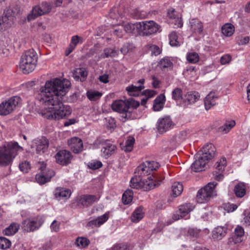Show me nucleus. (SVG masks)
Instances as JSON below:
<instances>
[{"label": "nucleus", "instance_id": "1", "mask_svg": "<svg viewBox=\"0 0 250 250\" xmlns=\"http://www.w3.org/2000/svg\"><path fill=\"white\" fill-rule=\"evenodd\" d=\"M70 85L68 80L55 78L46 81L40 88L37 98L42 105L39 113L42 117L57 120L71 114L69 106L64 105L62 102Z\"/></svg>", "mask_w": 250, "mask_h": 250}, {"label": "nucleus", "instance_id": "2", "mask_svg": "<svg viewBox=\"0 0 250 250\" xmlns=\"http://www.w3.org/2000/svg\"><path fill=\"white\" fill-rule=\"evenodd\" d=\"M22 148L17 142H7L0 147V165H9L18 151L22 150Z\"/></svg>", "mask_w": 250, "mask_h": 250}, {"label": "nucleus", "instance_id": "3", "mask_svg": "<svg viewBox=\"0 0 250 250\" xmlns=\"http://www.w3.org/2000/svg\"><path fill=\"white\" fill-rule=\"evenodd\" d=\"M153 176H148L146 179L144 178H137V177H133L130 180V186L132 188L136 189H141L144 191L151 190L156 187L160 185L163 178L160 179L154 180Z\"/></svg>", "mask_w": 250, "mask_h": 250}, {"label": "nucleus", "instance_id": "4", "mask_svg": "<svg viewBox=\"0 0 250 250\" xmlns=\"http://www.w3.org/2000/svg\"><path fill=\"white\" fill-rule=\"evenodd\" d=\"M38 61V55L33 50L26 51L21 57L20 68L24 74L32 72L35 68Z\"/></svg>", "mask_w": 250, "mask_h": 250}, {"label": "nucleus", "instance_id": "5", "mask_svg": "<svg viewBox=\"0 0 250 250\" xmlns=\"http://www.w3.org/2000/svg\"><path fill=\"white\" fill-rule=\"evenodd\" d=\"M217 185V184L215 182H210L199 190L196 196L197 202L200 204L205 203L211 198L216 196L215 188Z\"/></svg>", "mask_w": 250, "mask_h": 250}, {"label": "nucleus", "instance_id": "6", "mask_svg": "<svg viewBox=\"0 0 250 250\" xmlns=\"http://www.w3.org/2000/svg\"><path fill=\"white\" fill-rule=\"evenodd\" d=\"M130 103L127 101L123 100H116L111 105V108L113 110L122 113L121 119L123 122H125L126 119H128L130 117V113L128 112L130 107Z\"/></svg>", "mask_w": 250, "mask_h": 250}, {"label": "nucleus", "instance_id": "7", "mask_svg": "<svg viewBox=\"0 0 250 250\" xmlns=\"http://www.w3.org/2000/svg\"><path fill=\"white\" fill-rule=\"evenodd\" d=\"M20 101V98L19 97L14 96L8 101L2 102L0 104V115H7L11 113Z\"/></svg>", "mask_w": 250, "mask_h": 250}, {"label": "nucleus", "instance_id": "8", "mask_svg": "<svg viewBox=\"0 0 250 250\" xmlns=\"http://www.w3.org/2000/svg\"><path fill=\"white\" fill-rule=\"evenodd\" d=\"M51 6L46 2H43L40 6H36L33 7L32 12L28 15V21L34 20L39 16L50 12L51 10Z\"/></svg>", "mask_w": 250, "mask_h": 250}, {"label": "nucleus", "instance_id": "9", "mask_svg": "<svg viewBox=\"0 0 250 250\" xmlns=\"http://www.w3.org/2000/svg\"><path fill=\"white\" fill-rule=\"evenodd\" d=\"M43 223V220L40 216L33 218H29L22 223V228L26 231H33L38 229Z\"/></svg>", "mask_w": 250, "mask_h": 250}, {"label": "nucleus", "instance_id": "10", "mask_svg": "<svg viewBox=\"0 0 250 250\" xmlns=\"http://www.w3.org/2000/svg\"><path fill=\"white\" fill-rule=\"evenodd\" d=\"M194 208V206L190 203H185L180 206L178 210L173 214V220L177 221L185 217L192 211Z\"/></svg>", "mask_w": 250, "mask_h": 250}, {"label": "nucleus", "instance_id": "11", "mask_svg": "<svg viewBox=\"0 0 250 250\" xmlns=\"http://www.w3.org/2000/svg\"><path fill=\"white\" fill-rule=\"evenodd\" d=\"M141 25L140 34L149 35L156 33L159 29L158 25L153 21L139 22Z\"/></svg>", "mask_w": 250, "mask_h": 250}, {"label": "nucleus", "instance_id": "12", "mask_svg": "<svg viewBox=\"0 0 250 250\" xmlns=\"http://www.w3.org/2000/svg\"><path fill=\"white\" fill-rule=\"evenodd\" d=\"M55 158L58 164L62 166H66L70 163L72 159V156L70 151L66 150H61L57 153Z\"/></svg>", "mask_w": 250, "mask_h": 250}, {"label": "nucleus", "instance_id": "13", "mask_svg": "<svg viewBox=\"0 0 250 250\" xmlns=\"http://www.w3.org/2000/svg\"><path fill=\"white\" fill-rule=\"evenodd\" d=\"M174 125L170 117L168 116L159 119L157 124V129L161 133L166 132Z\"/></svg>", "mask_w": 250, "mask_h": 250}, {"label": "nucleus", "instance_id": "14", "mask_svg": "<svg viewBox=\"0 0 250 250\" xmlns=\"http://www.w3.org/2000/svg\"><path fill=\"white\" fill-rule=\"evenodd\" d=\"M48 147V141L45 137L38 138L34 140L32 147L35 148L38 154L43 153Z\"/></svg>", "mask_w": 250, "mask_h": 250}, {"label": "nucleus", "instance_id": "15", "mask_svg": "<svg viewBox=\"0 0 250 250\" xmlns=\"http://www.w3.org/2000/svg\"><path fill=\"white\" fill-rule=\"evenodd\" d=\"M145 83V79H141L137 82V85H129L126 87V90L129 95L131 96H138L140 92L142 89L144 88V83Z\"/></svg>", "mask_w": 250, "mask_h": 250}, {"label": "nucleus", "instance_id": "16", "mask_svg": "<svg viewBox=\"0 0 250 250\" xmlns=\"http://www.w3.org/2000/svg\"><path fill=\"white\" fill-rule=\"evenodd\" d=\"M208 160L203 158L200 153L196 156V160L191 165V168L195 172H200L205 169Z\"/></svg>", "mask_w": 250, "mask_h": 250}, {"label": "nucleus", "instance_id": "17", "mask_svg": "<svg viewBox=\"0 0 250 250\" xmlns=\"http://www.w3.org/2000/svg\"><path fill=\"white\" fill-rule=\"evenodd\" d=\"M100 198L99 195H82L79 198V202L83 206L88 207L98 202Z\"/></svg>", "mask_w": 250, "mask_h": 250}, {"label": "nucleus", "instance_id": "18", "mask_svg": "<svg viewBox=\"0 0 250 250\" xmlns=\"http://www.w3.org/2000/svg\"><path fill=\"white\" fill-rule=\"evenodd\" d=\"M215 151V147L212 144H207L203 147L200 155L208 161L214 157Z\"/></svg>", "mask_w": 250, "mask_h": 250}, {"label": "nucleus", "instance_id": "19", "mask_svg": "<svg viewBox=\"0 0 250 250\" xmlns=\"http://www.w3.org/2000/svg\"><path fill=\"white\" fill-rule=\"evenodd\" d=\"M68 144L74 153H79L83 150V142L82 140L79 138L74 137L68 140Z\"/></svg>", "mask_w": 250, "mask_h": 250}, {"label": "nucleus", "instance_id": "20", "mask_svg": "<svg viewBox=\"0 0 250 250\" xmlns=\"http://www.w3.org/2000/svg\"><path fill=\"white\" fill-rule=\"evenodd\" d=\"M14 21V16L11 10L4 11L3 15L0 19V25L3 26L4 28L7 27L12 25Z\"/></svg>", "mask_w": 250, "mask_h": 250}, {"label": "nucleus", "instance_id": "21", "mask_svg": "<svg viewBox=\"0 0 250 250\" xmlns=\"http://www.w3.org/2000/svg\"><path fill=\"white\" fill-rule=\"evenodd\" d=\"M53 194L55 198L60 200L63 198H69L71 195V191L68 189L58 187L55 188Z\"/></svg>", "mask_w": 250, "mask_h": 250}, {"label": "nucleus", "instance_id": "22", "mask_svg": "<svg viewBox=\"0 0 250 250\" xmlns=\"http://www.w3.org/2000/svg\"><path fill=\"white\" fill-rule=\"evenodd\" d=\"M109 218V212H106L104 214L99 216L96 219L90 221L87 225L92 228L99 227L105 223Z\"/></svg>", "mask_w": 250, "mask_h": 250}, {"label": "nucleus", "instance_id": "23", "mask_svg": "<svg viewBox=\"0 0 250 250\" xmlns=\"http://www.w3.org/2000/svg\"><path fill=\"white\" fill-rule=\"evenodd\" d=\"M218 97L216 94L213 92H210L205 98L204 104L207 110L215 105L216 104V100Z\"/></svg>", "mask_w": 250, "mask_h": 250}, {"label": "nucleus", "instance_id": "24", "mask_svg": "<svg viewBox=\"0 0 250 250\" xmlns=\"http://www.w3.org/2000/svg\"><path fill=\"white\" fill-rule=\"evenodd\" d=\"M244 235V229L243 227L237 226L234 229V235L229 239V242H233L235 244L240 243L243 240Z\"/></svg>", "mask_w": 250, "mask_h": 250}, {"label": "nucleus", "instance_id": "25", "mask_svg": "<svg viewBox=\"0 0 250 250\" xmlns=\"http://www.w3.org/2000/svg\"><path fill=\"white\" fill-rule=\"evenodd\" d=\"M150 171L147 167L146 162L140 165L136 168L135 177L137 178H143L145 176H148L150 174Z\"/></svg>", "mask_w": 250, "mask_h": 250}, {"label": "nucleus", "instance_id": "26", "mask_svg": "<svg viewBox=\"0 0 250 250\" xmlns=\"http://www.w3.org/2000/svg\"><path fill=\"white\" fill-rule=\"evenodd\" d=\"M116 146L110 143H105L101 149L102 155L105 158H108L114 154L116 150Z\"/></svg>", "mask_w": 250, "mask_h": 250}, {"label": "nucleus", "instance_id": "27", "mask_svg": "<svg viewBox=\"0 0 250 250\" xmlns=\"http://www.w3.org/2000/svg\"><path fill=\"white\" fill-rule=\"evenodd\" d=\"M126 33H132L134 34H140L141 30V25L139 22L135 23H127L123 27Z\"/></svg>", "mask_w": 250, "mask_h": 250}, {"label": "nucleus", "instance_id": "28", "mask_svg": "<svg viewBox=\"0 0 250 250\" xmlns=\"http://www.w3.org/2000/svg\"><path fill=\"white\" fill-rule=\"evenodd\" d=\"M166 98L164 94H160L154 101L153 108L155 111H159L164 106Z\"/></svg>", "mask_w": 250, "mask_h": 250}, {"label": "nucleus", "instance_id": "29", "mask_svg": "<svg viewBox=\"0 0 250 250\" xmlns=\"http://www.w3.org/2000/svg\"><path fill=\"white\" fill-rule=\"evenodd\" d=\"M226 227L218 226L212 231V237L215 240H220L224 237L227 233Z\"/></svg>", "mask_w": 250, "mask_h": 250}, {"label": "nucleus", "instance_id": "30", "mask_svg": "<svg viewBox=\"0 0 250 250\" xmlns=\"http://www.w3.org/2000/svg\"><path fill=\"white\" fill-rule=\"evenodd\" d=\"M88 73L84 68H76L73 72V77L74 79L80 81H83L87 76Z\"/></svg>", "mask_w": 250, "mask_h": 250}, {"label": "nucleus", "instance_id": "31", "mask_svg": "<svg viewBox=\"0 0 250 250\" xmlns=\"http://www.w3.org/2000/svg\"><path fill=\"white\" fill-rule=\"evenodd\" d=\"M234 192L237 197H243L246 192V185L243 183H238L234 187Z\"/></svg>", "mask_w": 250, "mask_h": 250}, {"label": "nucleus", "instance_id": "32", "mask_svg": "<svg viewBox=\"0 0 250 250\" xmlns=\"http://www.w3.org/2000/svg\"><path fill=\"white\" fill-rule=\"evenodd\" d=\"M54 175H55L54 171H50V175H44L43 173L37 174L36 175V179L39 184H40L41 185H42L47 182H49L50 181V179L53 176H54Z\"/></svg>", "mask_w": 250, "mask_h": 250}, {"label": "nucleus", "instance_id": "33", "mask_svg": "<svg viewBox=\"0 0 250 250\" xmlns=\"http://www.w3.org/2000/svg\"><path fill=\"white\" fill-rule=\"evenodd\" d=\"M199 94L196 92H190L188 93L185 97V101L188 104H193L199 100Z\"/></svg>", "mask_w": 250, "mask_h": 250}, {"label": "nucleus", "instance_id": "34", "mask_svg": "<svg viewBox=\"0 0 250 250\" xmlns=\"http://www.w3.org/2000/svg\"><path fill=\"white\" fill-rule=\"evenodd\" d=\"M172 195L174 197L179 196L183 191V186L180 182H174L171 186Z\"/></svg>", "mask_w": 250, "mask_h": 250}, {"label": "nucleus", "instance_id": "35", "mask_svg": "<svg viewBox=\"0 0 250 250\" xmlns=\"http://www.w3.org/2000/svg\"><path fill=\"white\" fill-rule=\"evenodd\" d=\"M158 66L163 70L166 68H171L173 66V62L169 58L165 57L159 61Z\"/></svg>", "mask_w": 250, "mask_h": 250}, {"label": "nucleus", "instance_id": "36", "mask_svg": "<svg viewBox=\"0 0 250 250\" xmlns=\"http://www.w3.org/2000/svg\"><path fill=\"white\" fill-rule=\"evenodd\" d=\"M144 212L142 207L136 209L133 212L131 219L132 222L137 223L140 221L144 217Z\"/></svg>", "mask_w": 250, "mask_h": 250}, {"label": "nucleus", "instance_id": "37", "mask_svg": "<svg viewBox=\"0 0 250 250\" xmlns=\"http://www.w3.org/2000/svg\"><path fill=\"white\" fill-rule=\"evenodd\" d=\"M20 225L19 224L13 223L4 230L3 233L6 235H13L18 231Z\"/></svg>", "mask_w": 250, "mask_h": 250}, {"label": "nucleus", "instance_id": "38", "mask_svg": "<svg viewBox=\"0 0 250 250\" xmlns=\"http://www.w3.org/2000/svg\"><path fill=\"white\" fill-rule=\"evenodd\" d=\"M135 139L132 136H129L125 141V143L122 146V150L126 152L131 151L133 147Z\"/></svg>", "mask_w": 250, "mask_h": 250}, {"label": "nucleus", "instance_id": "39", "mask_svg": "<svg viewBox=\"0 0 250 250\" xmlns=\"http://www.w3.org/2000/svg\"><path fill=\"white\" fill-rule=\"evenodd\" d=\"M191 28L195 32L201 33L203 31L202 23L197 20L192 19L190 21Z\"/></svg>", "mask_w": 250, "mask_h": 250}, {"label": "nucleus", "instance_id": "40", "mask_svg": "<svg viewBox=\"0 0 250 250\" xmlns=\"http://www.w3.org/2000/svg\"><path fill=\"white\" fill-rule=\"evenodd\" d=\"M234 31L233 26L230 23H227L222 27V33L225 36H231Z\"/></svg>", "mask_w": 250, "mask_h": 250}, {"label": "nucleus", "instance_id": "41", "mask_svg": "<svg viewBox=\"0 0 250 250\" xmlns=\"http://www.w3.org/2000/svg\"><path fill=\"white\" fill-rule=\"evenodd\" d=\"M226 165V159L224 157L222 158L219 161L216 163L215 165L216 171L218 172H222L224 170Z\"/></svg>", "mask_w": 250, "mask_h": 250}, {"label": "nucleus", "instance_id": "42", "mask_svg": "<svg viewBox=\"0 0 250 250\" xmlns=\"http://www.w3.org/2000/svg\"><path fill=\"white\" fill-rule=\"evenodd\" d=\"M133 194V192L131 190H126L123 195V203L125 205L129 204L132 200Z\"/></svg>", "mask_w": 250, "mask_h": 250}, {"label": "nucleus", "instance_id": "43", "mask_svg": "<svg viewBox=\"0 0 250 250\" xmlns=\"http://www.w3.org/2000/svg\"><path fill=\"white\" fill-rule=\"evenodd\" d=\"M169 43L172 46H178L180 45V42L177 40L178 37L175 32H172L169 36Z\"/></svg>", "mask_w": 250, "mask_h": 250}, {"label": "nucleus", "instance_id": "44", "mask_svg": "<svg viewBox=\"0 0 250 250\" xmlns=\"http://www.w3.org/2000/svg\"><path fill=\"white\" fill-rule=\"evenodd\" d=\"M89 240L85 237H78L76 240V244L82 248H85L89 244Z\"/></svg>", "mask_w": 250, "mask_h": 250}, {"label": "nucleus", "instance_id": "45", "mask_svg": "<svg viewBox=\"0 0 250 250\" xmlns=\"http://www.w3.org/2000/svg\"><path fill=\"white\" fill-rule=\"evenodd\" d=\"M117 55L116 51L111 48H106L104 50V52L101 55V58H105L109 57H115Z\"/></svg>", "mask_w": 250, "mask_h": 250}, {"label": "nucleus", "instance_id": "46", "mask_svg": "<svg viewBox=\"0 0 250 250\" xmlns=\"http://www.w3.org/2000/svg\"><path fill=\"white\" fill-rule=\"evenodd\" d=\"M187 59L189 62L195 63L199 61V57L197 53L192 52L187 54Z\"/></svg>", "mask_w": 250, "mask_h": 250}, {"label": "nucleus", "instance_id": "47", "mask_svg": "<svg viewBox=\"0 0 250 250\" xmlns=\"http://www.w3.org/2000/svg\"><path fill=\"white\" fill-rule=\"evenodd\" d=\"M102 95L101 93L96 91H91L87 92V97L91 101H96L99 99Z\"/></svg>", "mask_w": 250, "mask_h": 250}, {"label": "nucleus", "instance_id": "48", "mask_svg": "<svg viewBox=\"0 0 250 250\" xmlns=\"http://www.w3.org/2000/svg\"><path fill=\"white\" fill-rule=\"evenodd\" d=\"M134 46L133 44L129 43H125L123 47L121 48L120 51L124 55H126L128 53L132 51L134 49Z\"/></svg>", "mask_w": 250, "mask_h": 250}, {"label": "nucleus", "instance_id": "49", "mask_svg": "<svg viewBox=\"0 0 250 250\" xmlns=\"http://www.w3.org/2000/svg\"><path fill=\"white\" fill-rule=\"evenodd\" d=\"M11 243L8 239L1 237H0V249H7L11 246Z\"/></svg>", "mask_w": 250, "mask_h": 250}, {"label": "nucleus", "instance_id": "50", "mask_svg": "<svg viewBox=\"0 0 250 250\" xmlns=\"http://www.w3.org/2000/svg\"><path fill=\"white\" fill-rule=\"evenodd\" d=\"M172 95V98L175 100H180L182 99V90L179 88H176L173 90Z\"/></svg>", "mask_w": 250, "mask_h": 250}, {"label": "nucleus", "instance_id": "51", "mask_svg": "<svg viewBox=\"0 0 250 250\" xmlns=\"http://www.w3.org/2000/svg\"><path fill=\"white\" fill-rule=\"evenodd\" d=\"M103 166L102 162L100 161L92 160L88 163V167L92 169L95 170Z\"/></svg>", "mask_w": 250, "mask_h": 250}, {"label": "nucleus", "instance_id": "52", "mask_svg": "<svg viewBox=\"0 0 250 250\" xmlns=\"http://www.w3.org/2000/svg\"><path fill=\"white\" fill-rule=\"evenodd\" d=\"M235 122L234 121H230L227 122L222 127V130L225 133L228 132L234 125Z\"/></svg>", "mask_w": 250, "mask_h": 250}, {"label": "nucleus", "instance_id": "53", "mask_svg": "<svg viewBox=\"0 0 250 250\" xmlns=\"http://www.w3.org/2000/svg\"><path fill=\"white\" fill-rule=\"evenodd\" d=\"M19 167L21 171L24 173H27L29 171L31 167L29 162L25 161L20 164Z\"/></svg>", "mask_w": 250, "mask_h": 250}, {"label": "nucleus", "instance_id": "54", "mask_svg": "<svg viewBox=\"0 0 250 250\" xmlns=\"http://www.w3.org/2000/svg\"><path fill=\"white\" fill-rule=\"evenodd\" d=\"M146 163L150 172L153 170H156L160 167L159 164L156 162L146 161Z\"/></svg>", "mask_w": 250, "mask_h": 250}, {"label": "nucleus", "instance_id": "55", "mask_svg": "<svg viewBox=\"0 0 250 250\" xmlns=\"http://www.w3.org/2000/svg\"><path fill=\"white\" fill-rule=\"evenodd\" d=\"M61 223L56 221L54 220L50 225V229L53 232H58L60 230Z\"/></svg>", "mask_w": 250, "mask_h": 250}, {"label": "nucleus", "instance_id": "56", "mask_svg": "<svg viewBox=\"0 0 250 250\" xmlns=\"http://www.w3.org/2000/svg\"><path fill=\"white\" fill-rule=\"evenodd\" d=\"M149 49L152 55L157 56L161 52V49L158 46L155 45L150 46Z\"/></svg>", "mask_w": 250, "mask_h": 250}, {"label": "nucleus", "instance_id": "57", "mask_svg": "<svg viewBox=\"0 0 250 250\" xmlns=\"http://www.w3.org/2000/svg\"><path fill=\"white\" fill-rule=\"evenodd\" d=\"M231 60V57L230 55L226 54L223 56L220 59V63L222 65L228 64Z\"/></svg>", "mask_w": 250, "mask_h": 250}, {"label": "nucleus", "instance_id": "58", "mask_svg": "<svg viewBox=\"0 0 250 250\" xmlns=\"http://www.w3.org/2000/svg\"><path fill=\"white\" fill-rule=\"evenodd\" d=\"M82 40V38L78 36H74L71 38V43L70 44L73 47H75V46L79 43V42Z\"/></svg>", "mask_w": 250, "mask_h": 250}, {"label": "nucleus", "instance_id": "59", "mask_svg": "<svg viewBox=\"0 0 250 250\" xmlns=\"http://www.w3.org/2000/svg\"><path fill=\"white\" fill-rule=\"evenodd\" d=\"M224 208L228 212H232L237 208V206L233 204L228 203L225 205Z\"/></svg>", "mask_w": 250, "mask_h": 250}, {"label": "nucleus", "instance_id": "60", "mask_svg": "<svg viewBox=\"0 0 250 250\" xmlns=\"http://www.w3.org/2000/svg\"><path fill=\"white\" fill-rule=\"evenodd\" d=\"M171 23H173L177 27H181L183 26V21L180 17H176L175 19L171 21Z\"/></svg>", "mask_w": 250, "mask_h": 250}, {"label": "nucleus", "instance_id": "61", "mask_svg": "<svg viewBox=\"0 0 250 250\" xmlns=\"http://www.w3.org/2000/svg\"><path fill=\"white\" fill-rule=\"evenodd\" d=\"M123 26H121L120 27H119L116 29H115L113 31L114 35L117 36V37L119 38H121L123 36V30H124Z\"/></svg>", "mask_w": 250, "mask_h": 250}, {"label": "nucleus", "instance_id": "62", "mask_svg": "<svg viewBox=\"0 0 250 250\" xmlns=\"http://www.w3.org/2000/svg\"><path fill=\"white\" fill-rule=\"evenodd\" d=\"M107 127L110 129H113L116 127V122L114 119L112 118L108 119Z\"/></svg>", "mask_w": 250, "mask_h": 250}, {"label": "nucleus", "instance_id": "63", "mask_svg": "<svg viewBox=\"0 0 250 250\" xmlns=\"http://www.w3.org/2000/svg\"><path fill=\"white\" fill-rule=\"evenodd\" d=\"M127 246L125 244H118L113 247L111 250H127Z\"/></svg>", "mask_w": 250, "mask_h": 250}, {"label": "nucleus", "instance_id": "64", "mask_svg": "<svg viewBox=\"0 0 250 250\" xmlns=\"http://www.w3.org/2000/svg\"><path fill=\"white\" fill-rule=\"evenodd\" d=\"M188 233L193 237H198L199 230L196 229H188Z\"/></svg>", "mask_w": 250, "mask_h": 250}]
</instances>
